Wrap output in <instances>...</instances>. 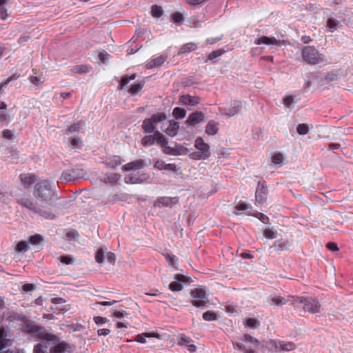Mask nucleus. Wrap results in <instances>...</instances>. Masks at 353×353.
<instances>
[{
	"instance_id": "f257e3e1",
	"label": "nucleus",
	"mask_w": 353,
	"mask_h": 353,
	"mask_svg": "<svg viewBox=\"0 0 353 353\" xmlns=\"http://www.w3.org/2000/svg\"><path fill=\"white\" fill-rule=\"evenodd\" d=\"M164 112L154 114L150 118L145 119L142 123V129L146 134L154 132L152 135H145L141 139V144L144 147L151 146L157 143L163 150L165 143H168V139L159 131L156 130L157 123L166 119Z\"/></svg>"
},
{
	"instance_id": "f03ea898",
	"label": "nucleus",
	"mask_w": 353,
	"mask_h": 353,
	"mask_svg": "<svg viewBox=\"0 0 353 353\" xmlns=\"http://www.w3.org/2000/svg\"><path fill=\"white\" fill-rule=\"evenodd\" d=\"M16 203L22 208L28 210L34 214L48 219L54 218V214L51 212L50 208L38 205L30 195H23L17 197L16 199Z\"/></svg>"
},
{
	"instance_id": "7ed1b4c3",
	"label": "nucleus",
	"mask_w": 353,
	"mask_h": 353,
	"mask_svg": "<svg viewBox=\"0 0 353 353\" xmlns=\"http://www.w3.org/2000/svg\"><path fill=\"white\" fill-rule=\"evenodd\" d=\"M21 330L23 332L31 334L33 337L52 342L53 344L59 341V336L48 332L44 327L39 325L30 320L23 321Z\"/></svg>"
},
{
	"instance_id": "20e7f679",
	"label": "nucleus",
	"mask_w": 353,
	"mask_h": 353,
	"mask_svg": "<svg viewBox=\"0 0 353 353\" xmlns=\"http://www.w3.org/2000/svg\"><path fill=\"white\" fill-rule=\"evenodd\" d=\"M290 303L296 308L303 307L304 311L311 314L320 313L321 305L316 299L303 296H289Z\"/></svg>"
},
{
	"instance_id": "39448f33",
	"label": "nucleus",
	"mask_w": 353,
	"mask_h": 353,
	"mask_svg": "<svg viewBox=\"0 0 353 353\" xmlns=\"http://www.w3.org/2000/svg\"><path fill=\"white\" fill-rule=\"evenodd\" d=\"M34 195L46 203H50L55 197L56 191L48 180H41L34 185Z\"/></svg>"
},
{
	"instance_id": "423d86ee",
	"label": "nucleus",
	"mask_w": 353,
	"mask_h": 353,
	"mask_svg": "<svg viewBox=\"0 0 353 353\" xmlns=\"http://www.w3.org/2000/svg\"><path fill=\"white\" fill-rule=\"evenodd\" d=\"M194 145L196 151L190 153L189 157L191 159L205 160L210 157L211 152L210 145L204 141L202 137H197L194 141Z\"/></svg>"
},
{
	"instance_id": "0eeeda50",
	"label": "nucleus",
	"mask_w": 353,
	"mask_h": 353,
	"mask_svg": "<svg viewBox=\"0 0 353 353\" xmlns=\"http://www.w3.org/2000/svg\"><path fill=\"white\" fill-rule=\"evenodd\" d=\"M301 56L303 60L310 65L321 63L325 61V56L319 53L314 46L304 47L302 49Z\"/></svg>"
},
{
	"instance_id": "6e6552de",
	"label": "nucleus",
	"mask_w": 353,
	"mask_h": 353,
	"mask_svg": "<svg viewBox=\"0 0 353 353\" xmlns=\"http://www.w3.org/2000/svg\"><path fill=\"white\" fill-rule=\"evenodd\" d=\"M190 296L192 299L191 303L193 306L203 309L209 303L205 288L200 286L190 291Z\"/></svg>"
},
{
	"instance_id": "1a4fd4ad",
	"label": "nucleus",
	"mask_w": 353,
	"mask_h": 353,
	"mask_svg": "<svg viewBox=\"0 0 353 353\" xmlns=\"http://www.w3.org/2000/svg\"><path fill=\"white\" fill-rule=\"evenodd\" d=\"M241 340L245 343H251L253 345L254 348H251L250 347H246L242 343H234L232 342L233 347L239 351L242 352L243 353H256V350L261 345L260 341L256 338L248 334H245Z\"/></svg>"
},
{
	"instance_id": "9d476101",
	"label": "nucleus",
	"mask_w": 353,
	"mask_h": 353,
	"mask_svg": "<svg viewBox=\"0 0 353 353\" xmlns=\"http://www.w3.org/2000/svg\"><path fill=\"white\" fill-rule=\"evenodd\" d=\"M265 346L266 348L274 351H292L296 348V345L293 342L272 339L266 341Z\"/></svg>"
},
{
	"instance_id": "9b49d317",
	"label": "nucleus",
	"mask_w": 353,
	"mask_h": 353,
	"mask_svg": "<svg viewBox=\"0 0 353 353\" xmlns=\"http://www.w3.org/2000/svg\"><path fill=\"white\" fill-rule=\"evenodd\" d=\"M268 194V186L264 180L259 181L255 192V201L257 204H263L266 201Z\"/></svg>"
},
{
	"instance_id": "f8f14e48",
	"label": "nucleus",
	"mask_w": 353,
	"mask_h": 353,
	"mask_svg": "<svg viewBox=\"0 0 353 353\" xmlns=\"http://www.w3.org/2000/svg\"><path fill=\"white\" fill-rule=\"evenodd\" d=\"M84 172L82 169L72 168L63 171L61 176L60 177V180L67 182L73 181L78 179L82 178Z\"/></svg>"
},
{
	"instance_id": "ddd939ff",
	"label": "nucleus",
	"mask_w": 353,
	"mask_h": 353,
	"mask_svg": "<svg viewBox=\"0 0 353 353\" xmlns=\"http://www.w3.org/2000/svg\"><path fill=\"white\" fill-rule=\"evenodd\" d=\"M162 152L168 155L179 156L185 155L188 153V149L182 145L176 143L174 148L170 147L165 143L163 146Z\"/></svg>"
},
{
	"instance_id": "4468645a",
	"label": "nucleus",
	"mask_w": 353,
	"mask_h": 353,
	"mask_svg": "<svg viewBox=\"0 0 353 353\" xmlns=\"http://www.w3.org/2000/svg\"><path fill=\"white\" fill-rule=\"evenodd\" d=\"M242 108V103L240 101H234L231 103V107L229 108L220 107L219 112L221 114L232 117L238 114Z\"/></svg>"
},
{
	"instance_id": "2eb2a0df",
	"label": "nucleus",
	"mask_w": 353,
	"mask_h": 353,
	"mask_svg": "<svg viewBox=\"0 0 353 353\" xmlns=\"http://www.w3.org/2000/svg\"><path fill=\"white\" fill-rule=\"evenodd\" d=\"M193 343V340L184 334H180L178 336L177 345L186 347L190 353H194L196 351V347Z\"/></svg>"
},
{
	"instance_id": "dca6fc26",
	"label": "nucleus",
	"mask_w": 353,
	"mask_h": 353,
	"mask_svg": "<svg viewBox=\"0 0 353 353\" xmlns=\"http://www.w3.org/2000/svg\"><path fill=\"white\" fill-rule=\"evenodd\" d=\"M174 279L176 281L171 282L169 285V289L173 292L181 291L183 288V285L180 282L188 283L190 279L189 277L181 274H175Z\"/></svg>"
},
{
	"instance_id": "f3484780",
	"label": "nucleus",
	"mask_w": 353,
	"mask_h": 353,
	"mask_svg": "<svg viewBox=\"0 0 353 353\" xmlns=\"http://www.w3.org/2000/svg\"><path fill=\"white\" fill-rule=\"evenodd\" d=\"M179 203V199L177 197H168L161 196L157 199L154 203V206L156 208L163 207H172Z\"/></svg>"
},
{
	"instance_id": "a211bd4d",
	"label": "nucleus",
	"mask_w": 353,
	"mask_h": 353,
	"mask_svg": "<svg viewBox=\"0 0 353 353\" xmlns=\"http://www.w3.org/2000/svg\"><path fill=\"white\" fill-rule=\"evenodd\" d=\"M179 101L183 105L194 106L199 104L201 101L200 97L197 96H191L190 94H183L179 97Z\"/></svg>"
},
{
	"instance_id": "6ab92c4d",
	"label": "nucleus",
	"mask_w": 353,
	"mask_h": 353,
	"mask_svg": "<svg viewBox=\"0 0 353 353\" xmlns=\"http://www.w3.org/2000/svg\"><path fill=\"white\" fill-rule=\"evenodd\" d=\"M59 340L56 343H57L54 346L52 347L48 353H70L71 347L65 341L59 342Z\"/></svg>"
},
{
	"instance_id": "aec40b11",
	"label": "nucleus",
	"mask_w": 353,
	"mask_h": 353,
	"mask_svg": "<svg viewBox=\"0 0 353 353\" xmlns=\"http://www.w3.org/2000/svg\"><path fill=\"white\" fill-rule=\"evenodd\" d=\"M145 162L143 159H137L134 161L128 163L122 167L124 172L138 170L145 166Z\"/></svg>"
},
{
	"instance_id": "412c9836",
	"label": "nucleus",
	"mask_w": 353,
	"mask_h": 353,
	"mask_svg": "<svg viewBox=\"0 0 353 353\" xmlns=\"http://www.w3.org/2000/svg\"><path fill=\"white\" fill-rule=\"evenodd\" d=\"M205 119V114L201 111H196L191 113L188 119L186 120V123L190 125H195Z\"/></svg>"
},
{
	"instance_id": "4be33fe9",
	"label": "nucleus",
	"mask_w": 353,
	"mask_h": 353,
	"mask_svg": "<svg viewBox=\"0 0 353 353\" xmlns=\"http://www.w3.org/2000/svg\"><path fill=\"white\" fill-rule=\"evenodd\" d=\"M256 45L265 44V45H281V42L280 40H277L275 37H268L266 36L261 37L256 39L254 41Z\"/></svg>"
},
{
	"instance_id": "5701e85b",
	"label": "nucleus",
	"mask_w": 353,
	"mask_h": 353,
	"mask_svg": "<svg viewBox=\"0 0 353 353\" xmlns=\"http://www.w3.org/2000/svg\"><path fill=\"white\" fill-rule=\"evenodd\" d=\"M166 59H167V56L163 55V54L160 55L158 57L149 61L146 63V68L148 69H152L154 67L160 66L165 61Z\"/></svg>"
},
{
	"instance_id": "b1692460",
	"label": "nucleus",
	"mask_w": 353,
	"mask_h": 353,
	"mask_svg": "<svg viewBox=\"0 0 353 353\" xmlns=\"http://www.w3.org/2000/svg\"><path fill=\"white\" fill-rule=\"evenodd\" d=\"M219 131V123L214 121L210 120L208 121L206 127H205V133L208 135L212 136L215 135Z\"/></svg>"
},
{
	"instance_id": "393cba45",
	"label": "nucleus",
	"mask_w": 353,
	"mask_h": 353,
	"mask_svg": "<svg viewBox=\"0 0 353 353\" xmlns=\"http://www.w3.org/2000/svg\"><path fill=\"white\" fill-rule=\"evenodd\" d=\"M22 184L26 188H29L36 180V176L34 174H22L20 175Z\"/></svg>"
},
{
	"instance_id": "a878e982",
	"label": "nucleus",
	"mask_w": 353,
	"mask_h": 353,
	"mask_svg": "<svg viewBox=\"0 0 353 353\" xmlns=\"http://www.w3.org/2000/svg\"><path fill=\"white\" fill-rule=\"evenodd\" d=\"M92 67L87 65H77L73 66L70 71L74 74H85L90 71Z\"/></svg>"
},
{
	"instance_id": "bb28decb",
	"label": "nucleus",
	"mask_w": 353,
	"mask_h": 353,
	"mask_svg": "<svg viewBox=\"0 0 353 353\" xmlns=\"http://www.w3.org/2000/svg\"><path fill=\"white\" fill-rule=\"evenodd\" d=\"M179 129V123L176 121H170L169 126L165 130V133L170 137H174L176 135Z\"/></svg>"
},
{
	"instance_id": "cd10ccee",
	"label": "nucleus",
	"mask_w": 353,
	"mask_h": 353,
	"mask_svg": "<svg viewBox=\"0 0 353 353\" xmlns=\"http://www.w3.org/2000/svg\"><path fill=\"white\" fill-rule=\"evenodd\" d=\"M122 161L121 160L120 157L119 156H114L111 158L106 159L105 161V164L112 169H114L118 165H120Z\"/></svg>"
},
{
	"instance_id": "c85d7f7f",
	"label": "nucleus",
	"mask_w": 353,
	"mask_h": 353,
	"mask_svg": "<svg viewBox=\"0 0 353 353\" xmlns=\"http://www.w3.org/2000/svg\"><path fill=\"white\" fill-rule=\"evenodd\" d=\"M197 45L194 43H188L183 45L179 52V54L189 53L192 51H195L197 49Z\"/></svg>"
},
{
	"instance_id": "c756f323",
	"label": "nucleus",
	"mask_w": 353,
	"mask_h": 353,
	"mask_svg": "<svg viewBox=\"0 0 353 353\" xmlns=\"http://www.w3.org/2000/svg\"><path fill=\"white\" fill-rule=\"evenodd\" d=\"M120 175L117 173H110L106 174L103 178V181L105 183H110L111 185H114L117 183V182L119 180Z\"/></svg>"
},
{
	"instance_id": "7c9ffc66",
	"label": "nucleus",
	"mask_w": 353,
	"mask_h": 353,
	"mask_svg": "<svg viewBox=\"0 0 353 353\" xmlns=\"http://www.w3.org/2000/svg\"><path fill=\"white\" fill-rule=\"evenodd\" d=\"M9 340L7 339V331L4 327H0V350L7 347Z\"/></svg>"
},
{
	"instance_id": "2f4dec72",
	"label": "nucleus",
	"mask_w": 353,
	"mask_h": 353,
	"mask_svg": "<svg viewBox=\"0 0 353 353\" xmlns=\"http://www.w3.org/2000/svg\"><path fill=\"white\" fill-rule=\"evenodd\" d=\"M144 86V82L142 81H137L133 84L131 85L129 92L132 95H135L137 94Z\"/></svg>"
},
{
	"instance_id": "473e14b6",
	"label": "nucleus",
	"mask_w": 353,
	"mask_h": 353,
	"mask_svg": "<svg viewBox=\"0 0 353 353\" xmlns=\"http://www.w3.org/2000/svg\"><path fill=\"white\" fill-rule=\"evenodd\" d=\"M252 208L250 204H248V203H245L241 202V201H240L239 203H237V205L235 207V209L237 211L245 212V213L247 214L248 215L252 214L251 213Z\"/></svg>"
},
{
	"instance_id": "72a5a7b5",
	"label": "nucleus",
	"mask_w": 353,
	"mask_h": 353,
	"mask_svg": "<svg viewBox=\"0 0 353 353\" xmlns=\"http://www.w3.org/2000/svg\"><path fill=\"white\" fill-rule=\"evenodd\" d=\"M290 245L288 240L279 239L274 243V247L279 251H283L288 248Z\"/></svg>"
},
{
	"instance_id": "f704fd0d",
	"label": "nucleus",
	"mask_w": 353,
	"mask_h": 353,
	"mask_svg": "<svg viewBox=\"0 0 353 353\" xmlns=\"http://www.w3.org/2000/svg\"><path fill=\"white\" fill-rule=\"evenodd\" d=\"M137 77L135 73L132 74L130 76L123 75L119 82L118 89L122 90L130 81L134 80Z\"/></svg>"
},
{
	"instance_id": "c9c22d12",
	"label": "nucleus",
	"mask_w": 353,
	"mask_h": 353,
	"mask_svg": "<svg viewBox=\"0 0 353 353\" xmlns=\"http://www.w3.org/2000/svg\"><path fill=\"white\" fill-rule=\"evenodd\" d=\"M341 26L340 22L334 18H329L327 21L326 27L330 32H334Z\"/></svg>"
},
{
	"instance_id": "e433bc0d",
	"label": "nucleus",
	"mask_w": 353,
	"mask_h": 353,
	"mask_svg": "<svg viewBox=\"0 0 353 353\" xmlns=\"http://www.w3.org/2000/svg\"><path fill=\"white\" fill-rule=\"evenodd\" d=\"M84 125H85V123L83 121H79L77 123H75L70 125L67 128V130L65 131V134H70L71 133L78 132V131L80 130L81 128L84 126Z\"/></svg>"
},
{
	"instance_id": "4c0bfd02",
	"label": "nucleus",
	"mask_w": 353,
	"mask_h": 353,
	"mask_svg": "<svg viewBox=\"0 0 353 353\" xmlns=\"http://www.w3.org/2000/svg\"><path fill=\"white\" fill-rule=\"evenodd\" d=\"M48 345L46 342H40L36 344L34 347V353H47Z\"/></svg>"
},
{
	"instance_id": "58836bf2",
	"label": "nucleus",
	"mask_w": 353,
	"mask_h": 353,
	"mask_svg": "<svg viewBox=\"0 0 353 353\" xmlns=\"http://www.w3.org/2000/svg\"><path fill=\"white\" fill-rule=\"evenodd\" d=\"M186 111L182 108H174L172 111L173 117L176 119H183L185 117Z\"/></svg>"
},
{
	"instance_id": "ea45409f",
	"label": "nucleus",
	"mask_w": 353,
	"mask_h": 353,
	"mask_svg": "<svg viewBox=\"0 0 353 353\" xmlns=\"http://www.w3.org/2000/svg\"><path fill=\"white\" fill-rule=\"evenodd\" d=\"M288 302L290 303V301H289V297L288 298V299H285L284 297H282L281 296H276L271 299V303L276 305H283L286 304Z\"/></svg>"
},
{
	"instance_id": "a19ab883",
	"label": "nucleus",
	"mask_w": 353,
	"mask_h": 353,
	"mask_svg": "<svg viewBox=\"0 0 353 353\" xmlns=\"http://www.w3.org/2000/svg\"><path fill=\"white\" fill-rule=\"evenodd\" d=\"M157 336V334L155 333H143V334H138L137 336H136V339H135V341L139 342V343H145L146 342L145 341V338L146 337H148V338H151V337H156Z\"/></svg>"
},
{
	"instance_id": "79ce46f5",
	"label": "nucleus",
	"mask_w": 353,
	"mask_h": 353,
	"mask_svg": "<svg viewBox=\"0 0 353 353\" xmlns=\"http://www.w3.org/2000/svg\"><path fill=\"white\" fill-rule=\"evenodd\" d=\"M70 143L73 148L80 149L83 147V142L79 137H72L70 138Z\"/></svg>"
},
{
	"instance_id": "37998d69",
	"label": "nucleus",
	"mask_w": 353,
	"mask_h": 353,
	"mask_svg": "<svg viewBox=\"0 0 353 353\" xmlns=\"http://www.w3.org/2000/svg\"><path fill=\"white\" fill-rule=\"evenodd\" d=\"M202 317H203V320H205L206 321H216L218 319L217 314L214 312L210 311V310L204 312L203 314Z\"/></svg>"
},
{
	"instance_id": "c03bdc74",
	"label": "nucleus",
	"mask_w": 353,
	"mask_h": 353,
	"mask_svg": "<svg viewBox=\"0 0 353 353\" xmlns=\"http://www.w3.org/2000/svg\"><path fill=\"white\" fill-rule=\"evenodd\" d=\"M124 181L126 183H138L142 182V179H140L137 175L128 174L125 176Z\"/></svg>"
},
{
	"instance_id": "a18cd8bd",
	"label": "nucleus",
	"mask_w": 353,
	"mask_h": 353,
	"mask_svg": "<svg viewBox=\"0 0 353 353\" xmlns=\"http://www.w3.org/2000/svg\"><path fill=\"white\" fill-rule=\"evenodd\" d=\"M259 321L254 318H249L245 321V325L252 328H256L259 326Z\"/></svg>"
},
{
	"instance_id": "49530a36",
	"label": "nucleus",
	"mask_w": 353,
	"mask_h": 353,
	"mask_svg": "<svg viewBox=\"0 0 353 353\" xmlns=\"http://www.w3.org/2000/svg\"><path fill=\"white\" fill-rule=\"evenodd\" d=\"M151 14L154 17H160L163 14V10L161 6L154 5L151 8Z\"/></svg>"
},
{
	"instance_id": "de8ad7c7",
	"label": "nucleus",
	"mask_w": 353,
	"mask_h": 353,
	"mask_svg": "<svg viewBox=\"0 0 353 353\" xmlns=\"http://www.w3.org/2000/svg\"><path fill=\"white\" fill-rule=\"evenodd\" d=\"M225 51L223 49H219L217 50H214L209 54L208 55V60L212 61L216 58H218L221 57L222 54H224Z\"/></svg>"
},
{
	"instance_id": "09e8293b",
	"label": "nucleus",
	"mask_w": 353,
	"mask_h": 353,
	"mask_svg": "<svg viewBox=\"0 0 353 353\" xmlns=\"http://www.w3.org/2000/svg\"><path fill=\"white\" fill-rule=\"evenodd\" d=\"M43 241V236L39 234L32 235L29 238V242L33 245H37Z\"/></svg>"
},
{
	"instance_id": "8fccbe9b",
	"label": "nucleus",
	"mask_w": 353,
	"mask_h": 353,
	"mask_svg": "<svg viewBox=\"0 0 353 353\" xmlns=\"http://www.w3.org/2000/svg\"><path fill=\"white\" fill-rule=\"evenodd\" d=\"M172 19L174 23H178V24H181L184 21L183 14L178 12L172 14Z\"/></svg>"
},
{
	"instance_id": "3c124183",
	"label": "nucleus",
	"mask_w": 353,
	"mask_h": 353,
	"mask_svg": "<svg viewBox=\"0 0 353 353\" xmlns=\"http://www.w3.org/2000/svg\"><path fill=\"white\" fill-rule=\"evenodd\" d=\"M283 157L281 153H276L272 157V162L275 165H281L283 162Z\"/></svg>"
},
{
	"instance_id": "603ef678",
	"label": "nucleus",
	"mask_w": 353,
	"mask_h": 353,
	"mask_svg": "<svg viewBox=\"0 0 353 353\" xmlns=\"http://www.w3.org/2000/svg\"><path fill=\"white\" fill-rule=\"evenodd\" d=\"M95 260L99 263H102L104 261V250L103 248H99L95 254Z\"/></svg>"
},
{
	"instance_id": "864d4df0",
	"label": "nucleus",
	"mask_w": 353,
	"mask_h": 353,
	"mask_svg": "<svg viewBox=\"0 0 353 353\" xmlns=\"http://www.w3.org/2000/svg\"><path fill=\"white\" fill-rule=\"evenodd\" d=\"M28 243L24 241H19L17 243V247H16V250L18 252H25L28 250Z\"/></svg>"
},
{
	"instance_id": "5fc2aeb1",
	"label": "nucleus",
	"mask_w": 353,
	"mask_h": 353,
	"mask_svg": "<svg viewBox=\"0 0 353 353\" xmlns=\"http://www.w3.org/2000/svg\"><path fill=\"white\" fill-rule=\"evenodd\" d=\"M276 232L272 230V229L267 228L263 232V235L265 238L269 239H273L276 237Z\"/></svg>"
},
{
	"instance_id": "6e6d98bb",
	"label": "nucleus",
	"mask_w": 353,
	"mask_h": 353,
	"mask_svg": "<svg viewBox=\"0 0 353 353\" xmlns=\"http://www.w3.org/2000/svg\"><path fill=\"white\" fill-rule=\"evenodd\" d=\"M296 131L299 134H306L308 133L309 129L307 124H299L296 128Z\"/></svg>"
},
{
	"instance_id": "4d7b16f0",
	"label": "nucleus",
	"mask_w": 353,
	"mask_h": 353,
	"mask_svg": "<svg viewBox=\"0 0 353 353\" xmlns=\"http://www.w3.org/2000/svg\"><path fill=\"white\" fill-rule=\"evenodd\" d=\"M252 216L256 217L263 223H268L269 221L268 216L261 212H256L255 214H252Z\"/></svg>"
},
{
	"instance_id": "13d9d810",
	"label": "nucleus",
	"mask_w": 353,
	"mask_h": 353,
	"mask_svg": "<svg viewBox=\"0 0 353 353\" xmlns=\"http://www.w3.org/2000/svg\"><path fill=\"white\" fill-rule=\"evenodd\" d=\"M154 168L159 170H164L165 163L163 161L159 160V159H154Z\"/></svg>"
},
{
	"instance_id": "bf43d9fd",
	"label": "nucleus",
	"mask_w": 353,
	"mask_h": 353,
	"mask_svg": "<svg viewBox=\"0 0 353 353\" xmlns=\"http://www.w3.org/2000/svg\"><path fill=\"white\" fill-rule=\"evenodd\" d=\"M166 259L170 265L176 266L177 263V259L176 256L172 254H168L166 256Z\"/></svg>"
},
{
	"instance_id": "052dcab7",
	"label": "nucleus",
	"mask_w": 353,
	"mask_h": 353,
	"mask_svg": "<svg viewBox=\"0 0 353 353\" xmlns=\"http://www.w3.org/2000/svg\"><path fill=\"white\" fill-rule=\"evenodd\" d=\"M338 77L339 72L337 71H332L326 75L325 79L328 81H336L338 79Z\"/></svg>"
},
{
	"instance_id": "680f3d73",
	"label": "nucleus",
	"mask_w": 353,
	"mask_h": 353,
	"mask_svg": "<svg viewBox=\"0 0 353 353\" xmlns=\"http://www.w3.org/2000/svg\"><path fill=\"white\" fill-rule=\"evenodd\" d=\"M93 320H94V323L97 325H102L108 321L107 318L99 316H94Z\"/></svg>"
},
{
	"instance_id": "e2e57ef3",
	"label": "nucleus",
	"mask_w": 353,
	"mask_h": 353,
	"mask_svg": "<svg viewBox=\"0 0 353 353\" xmlns=\"http://www.w3.org/2000/svg\"><path fill=\"white\" fill-rule=\"evenodd\" d=\"M128 313L125 310L114 311L112 314L114 317L121 319L128 316Z\"/></svg>"
},
{
	"instance_id": "0e129e2a",
	"label": "nucleus",
	"mask_w": 353,
	"mask_h": 353,
	"mask_svg": "<svg viewBox=\"0 0 353 353\" xmlns=\"http://www.w3.org/2000/svg\"><path fill=\"white\" fill-rule=\"evenodd\" d=\"M293 101L294 99L292 96H287L283 99V104L286 108H290Z\"/></svg>"
},
{
	"instance_id": "69168bd1",
	"label": "nucleus",
	"mask_w": 353,
	"mask_h": 353,
	"mask_svg": "<svg viewBox=\"0 0 353 353\" xmlns=\"http://www.w3.org/2000/svg\"><path fill=\"white\" fill-rule=\"evenodd\" d=\"M106 258H107V261L110 263L114 264L115 260H116V256L113 252H108L106 254Z\"/></svg>"
},
{
	"instance_id": "338daca9",
	"label": "nucleus",
	"mask_w": 353,
	"mask_h": 353,
	"mask_svg": "<svg viewBox=\"0 0 353 353\" xmlns=\"http://www.w3.org/2000/svg\"><path fill=\"white\" fill-rule=\"evenodd\" d=\"M60 261L64 264L69 265L72 263V259L69 256H62L60 257Z\"/></svg>"
},
{
	"instance_id": "774afa93",
	"label": "nucleus",
	"mask_w": 353,
	"mask_h": 353,
	"mask_svg": "<svg viewBox=\"0 0 353 353\" xmlns=\"http://www.w3.org/2000/svg\"><path fill=\"white\" fill-rule=\"evenodd\" d=\"M8 16V14L6 8L3 6L0 7V17H1V19L2 20H5V19H6Z\"/></svg>"
}]
</instances>
